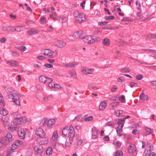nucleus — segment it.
I'll use <instances>...</instances> for the list:
<instances>
[{"label": "nucleus", "mask_w": 156, "mask_h": 156, "mask_svg": "<svg viewBox=\"0 0 156 156\" xmlns=\"http://www.w3.org/2000/svg\"><path fill=\"white\" fill-rule=\"evenodd\" d=\"M19 49L20 51L24 52L25 51L27 50V48L26 47L24 46H22L20 47L19 48Z\"/></svg>", "instance_id": "51"}, {"label": "nucleus", "mask_w": 156, "mask_h": 156, "mask_svg": "<svg viewBox=\"0 0 156 156\" xmlns=\"http://www.w3.org/2000/svg\"><path fill=\"white\" fill-rule=\"evenodd\" d=\"M107 106V103L105 100L101 102L99 106V109L101 111L104 110Z\"/></svg>", "instance_id": "23"}, {"label": "nucleus", "mask_w": 156, "mask_h": 156, "mask_svg": "<svg viewBox=\"0 0 156 156\" xmlns=\"http://www.w3.org/2000/svg\"><path fill=\"white\" fill-rule=\"evenodd\" d=\"M119 104V102L118 101L112 102L111 104V105L113 108H115Z\"/></svg>", "instance_id": "46"}, {"label": "nucleus", "mask_w": 156, "mask_h": 156, "mask_svg": "<svg viewBox=\"0 0 156 156\" xmlns=\"http://www.w3.org/2000/svg\"><path fill=\"white\" fill-rule=\"evenodd\" d=\"M6 63L9 66L13 67H17L19 66V63L15 60H8L6 62Z\"/></svg>", "instance_id": "18"}, {"label": "nucleus", "mask_w": 156, "mask_h": 156, "mask_svg": "<svg viewBox=\"0 0 156 156\" xmlns=\"http://www.w3.org/2000/svg\"><path fill=\"white\" fill-rule=\"evenodd\" d=\"M119 100L121 103H123L125 100V97L123 95H122L119 98Z\"/></svg>", "instance_id": "47"}, {"label": "nucleus", "mask_w": 156, "mask_h": 156, "mask_svg": "<svg viewBox=\"0 0 156 156\" xmlns=\"http://www.w3.org/2000/svg\"><path fill=\"white\" fill-rule=\"evenodd\" d=\"M143 76L140 74L137 75L136 76V80H141L143 78Z\"/></svg>", "instance_id": "49"}, {"label": "nucleus", "mask_w": 156, "mask_h": 156, "mask_svg": "<svg viewBox=\"0 0 156 156\" xmlns=\"http://www.w3.org/2000/svg\"><path fill=\"white\" fill-rule=\"evenodd\" d=\"M12 116L14 117H20L21 116V115L20 113L16 112L13 113Z\"/></svg>", "instance_id": "57"}, {"label": "nucleus", "mask_w": 156, "mask_h": 156, "mask_svg": "<svg viewBox=\"0 0 156 156\" xmlns=\"http://www.w3.org/2000/svg\"><path fill=\"white\" fill-rule=\"evenodd\" d=\"M58 138V135L57 131H55L53 132L52 137L50 139V142L52 146H55Z\"/></svg>", "instance_id": "7"}, {"label": "nucleus", "mask_w": 156, "mask_h": 156, "mask_svg": "<svg viewBox=\"0 0 156 156\" xmlns=\"http://www.w3.org/2000/svg\"><path fill=\"white\" fill-rule=\"evenodd\" d=\"M121 72L123 73H129L130 71V69L128 68H123L120 69Z\"/></svg>", "instance_id": "43"}, {"label": "nucleus", "mask_w": 156, "mask_h": 156, "mask_svg": "<svg viewBox=\"0 0 156 156\" xmlns=\"http://www.w3.org/2000/svg\"><path fill=\"white\" fill-rule=\"evenodd\" d=\"M136 147L134 145H130L128 147V151L129 153L133 154L136 151Z\"/></svg>", "instance_id": "21"}, {"label": "nucleus", "mask_w": 156, "mask_h": 156, "mask_svg": "<svg viewBox=\"0 0 156 156\" xmlns=\"http://www.w3.org/2000/svg\"><path fill=\"white\" fill-rule=\"evenodd\" d=\"M112 144L118 148H120L122 143L119 140H115L113 141Z\"/></svg>", "instance_id": "30"}, {"label": "nucleus", "mask_w": 156, "mask_h": 156, "mask_svg": "<svg viewBox=\"0 0 156 156\" xmlns=\"http://www.w3.org/2000/svg\"><path fill=\"white\" fill-rule=\"evenodd\" d=\"M52 14L53 15V20H55L56 18L57 17V15L54 12H52Z\"/></svg>", "instance_id": "61"}, {"label": "nucleus", "mask_w": 156, "mask_h": 156, "mask_svg": "<svg viewBox=\"0 0 156 156\" xmlns=\"http://www.w3.org/2000/svg\"><path fill=\"white\" fill-rule=\"evenodd\" d=\"M8 129L10 131L13 132L15 130L16 127L15 126H13L12 125H9L8 126Z\"/></svg>", "instance_id": "45"}, {"label": "nucleus", "mask_w": 156, "mask_h": 156, "mask_svg": "<svg viewBox=\"0 0 156 156\" xmlns=\"http://www.w3.org/2000/svg\"><path fill=\"white\" fill-rule=\"evenodd\" d=\"M94 71V69L89 68L85 67H82L81 70L82 74L86 75L93 74Z\"/></svg>", "instance_id": "8"}, {"label": "nucleus", "mask_w": 156, "mask_h": 156, "mask_svg": "<svg viewBox=\"0 0 156 156\" xmlns=\"http://www.w3.org/2000/svg\"><path fill=\"white\" fill-rule=\"evenodd\" d=\"M69 74L71 75V77H75L76 76L77 73L76 71L74 70H69Z\"/></svg>", "instance_id": "37"}, {"label": "nucleus", "mask_w": 156, "mask_h": 156, "mask_svg": "<svg viewBox=\"0 0 156 156\" xmlns=\"http://www.w3.org/2000/svg\"><path fill=\"white\" fill-rule=\"evenodd\" d=\"M140 132L139 130L135 129L133 130L132 133L133 134L136 135L139 134L140 133Z\"/></svg>", "instance_id": "55"}, {"label": "nucleus", "mask_w": 156, "mask_h": 156, "mask_svg": "<svg viewBox=\"0 0 156 156\" xmlns=\"http://www.w3.org/2000/svg\"><path fill=\"white\" fill-rule=\"evenodd\" d=\"M46 153L48 155H50L52 154L53 153L52 148L51 147H48L46 150Z\"/></svg>", "instance_id": "36"}, {"label": "nucleus", "mask_w": 156, "mask_h": 156, "mask_svg": "<svg viewBox=\"0 0 156 156\" xmlns=\"http://www.w3.org/2000/svg\"><path fill=\"white\" fill-rule=\"evenodd\" d=\"M2 30L5 32H13V27L6 25L2 27Z\"/></svg>", "instance_id": "20"}, {"label": "nucleus", "mask_w": 156, "mask_h": 156, "mask_svg": "<svg viewBox=\"0 0 156 156\" xmlns=\"http://www.w3.org/2000/svg\"><path fill=\"white\" fill-rule=\"evenodd\" d=\"M125 121V118H122L119 119L118 122V124L121 125V126L123 124V126H124V123Z\"/></svg>", "instance_id": "41"}, {"label": "nucleus", "mask_w": 156, "mask_h": 156, "mask_svg": "<svg viewBox=\"0 0 156 156\" xmlns=\"http://www.w3.org/2000/svg\"><path fill=\"white\" fill-rule=\"evenodd\" d=\"M11 52L13 56H17L18 55V54L16 51L13 50Z\"/></svg>", "instance_id": "60"}, {"label": "nucleus", "mask_w": 156, "mask_h": 156, "mask_svg": "<svg viewBox=\"0 0 156 156\" xmlns=\"http://www.w3.org/2000/svg\"><path fill=\"white\" fill-rule=\"evenodd\" d=\"M57 19L60 22L64 23L67 21V18L66 17H61L58 16L57 17Z\"/></svg>", "instance_id": "33"}, {"label": "nucleus", "mask_w": 156, "mask_h": 156, "mask_svg": "<svg viewBox=\"0 0 156 156\" xmlns=\"http://www.w3.org/2000/svg\"><path fill=\"white\" fill-rule=\"evenodd\" d=\"M102 44L104 46L108 47L110 45L111 42L109 39L106 38L103 40Z\"/></svg>", "instance_id": "27"}, {"label": "nucleus", "mask_w": 156, "mask_h": 156, "mask_svg": "<svg viewBox=\"0 0 156 156\" xmlns=\"http://www.w3.org/2000/svg\"><path fill=\"white\" fill-rule=\"evenodd\" d=\"M21 96L18 93H13L8 95V100L12 102L16 105L19 106L20 105V98Z\"/></svg>", "instance_id": "2"}, {"label": "nucleus", "mask_w": 156, "mask_h": 156, "mask_svg": "<svg viewBox=\"0 0 156 156\" xmlns=\"http://www.w3.org/2000/svg\"><path fill=\"white\" fill-rule=\"evenodd\" d=\"M118 89L117 86L115 85H113L111 88L112 92H114L116 91Z\"/></svg>", "instance_id": "52"}, {"label": "nucleus", "mask_w": 156, "mask_h": 156, "mask_svg": "<svg viewBox=\"0 0 156 156\" xmlns=\"http://www.w3.org/2000/svg\"><path fill=\"white\" fill-rule=\"evenodd\" d=\"M141 12L140 11L139 12H137L136 13V18L137 19H141L143 17V16L142 15H141Z\"/></svg>", "instance_id": "54"}, {"label": "nucleus", "mask_w": 156, "mask_h": 156, "mask_svg": "<svg viewBox=\"0 0 156 156\" xmlns=\"http://www.w3.org/2000/svg\"><path fill=\"white\" fill-rule=\"evenodd\" d=\"M37 58L39 60H43L45 59V57L42 56H39L37 57Z\"/></svg>", "instance_id": "58"}, {"label": "nucleus", "mask_w": 156, "mask_h": 156, "mask_svg": "<svg viewBox=\"0 0 156 156\" xmlns=\"http://www.w3.org/2000/svg\"><path fill=\"white\" fill-rule=\"evenodd\" d=\"M105 19L107 20H112L114 18V17L113 16H109L105 17Z\"/></svg>", "instance_id": "64"}, {"label": "nucleus", "mask_w": 156, "mask_h": 156, "mask_svg": "<svg viewBox=\"0 0 156 156\" xmlns=\"http://www.w3.org/2000/svg\"><path fill=\"white\" fill-rule=\"evenodd\" d=\"M24 30V27L23 26L20 25L16 27H13V32L15 31L21 32Z\"/></svg>", "instance_id": "25"}, {"label": "nucleus", "mask_w": 156, "mask_h": 156, "mask_svg": "<svg viewBox=\"0 0 156 156\" xmlns=\"http://www.w3.org/2000/svg\"><path fill=\"white\" fill-rule=\"evenodd\" d=\"M84 35V32L81 30L75 32L73 33V36L75 39H78L83 38Z\"/></svg>", "instance_id": "14"}, {"label": "nucleus", "mask_w": 156, "mask_h": 156, "mask_svg": "<svg viewBox=\"0 0 156 156\" xmlns=\"http://www.w3.org/2000/svg\"><path fill=\"white\" fill-rule=\"evenodd\" d=\"M1 114L3 116H6L8 113V112L6 109L5 108H2V110L0 111Z\"/></svg>", "instance_id": "38"}, {"label": "nucleus", "mask_w": 156, "mask_h": 156, "mask_svg": "<svg viewBox=\"0 0 156 156\" xmlns=\"http://www.w3.org/2000/svg\"><path fill=\"white\" fill-rule=\"evenodd\" d=\"M55 121L54 118H48L46 119L44 118L41 122L40 125L41 126H44L46 123L48 127H51L55 123Z\"/></svg>", "instance_id": "5"}, {"label": "nucleus", "mask_w": 156, "mask_h": 156, "mask_svg": "<svg viewBox=\"0 0 156 156\" xmlns=\"http://www.w3.org/2000/svg\"><path fill=\"white\" fill-rule=\"evenodd\" d=\"M129 86L131 87H134L136 85V83H135L134 82H131L129 83Z\"/></svg>", "instance_id": "63"}, {"label": "nucleus", "mask_w": 156, "mask_h": 156, "mask_svg": "<svg viewBox=\"0 0 156 156\" xmlns=\"http://www.w3.org/2000/svg\"><path fill=\"white\" fill-rule=\"evenodd\" d=\"M73 16L76 21L79 23L85 21L87 19V17L84 14L80 13L77 11H74Z\"/></svg>", "instance_id": "3"}, {"label": "nucleus", "mask_w": 156, "mask_h": 156, "mask_svg": "<svg viewBox=\"0 0 156 156\" xmlns=\"http://www.w3.org/2000/svg\"><path fill=\"white\" fill-rule=\"evenodd\" d=\"M82 40L85 43L90 44L94 41H100V39L99 38H98V40H96L95 39H92L91 36H87L85 37H83Z\"/></svg>", "instance_id": "11"}, {"label": "nucleus", "mask_w": 156, "mask_h": 156, "mask_svg": "<svg viewBox=\"0 0 156 156\" xmlns=\"http://www.w3.org/2000/svg\"><path fill=\"white\" fill-rule=\"evenodd\" d=\"M14 151L12 149L10 150L9 151H8L7 152V155L9 156L12 155V153Z\"/></svg>", "instance_id": "59"}, {"label": "nucleus", "mask_w": 156, "mask_h": 156, "mask_svg": "<svg viewBox=\"0 0 156 156\" xmlns=\"http://www.w3.org/2000/svg\"><path fill=\"white\" fill-rule=\"evenodd\" d=\"M42 54L45 56H48V57L52 58H54L53 54L54 51L49 49H45L42 51Z\"/></svg>", "instance_id": "12"}, {"label": "nucleus", "mask_w": 156, "mask_h": 156, "mask_svg": "<svg viewBox=\"0 0 156 156\" xmlns=\"http://www.w3.org/2000/svg\"><path fill=\"white\" fill-rule=\"evenodd\" d=\"M4 89L8 93H12L14 91V89L8 86H5L4 87Z\"/></svg>", "instance_id": "31"}, {"label": "nucleus", "mask_w": 156, "mask_h": 156, "mask_svg": "<svg viewBox=\"0 0 156 156\" xmlns=\"http://www.w3.org/2000/svg\"><path fill=\"white\" fill-rule=\"evenodd\" d=\"M52 81L51 83H50L48 87L51 89H55L57 90L61 89L62 88L61 85L55 83Z\"/></svg>", "instance_id": "16"}, {"label": "nucleus", "mask_w": 156, "mask_h": 156, "mask_svg": "<svg viewBox=\"0 0 156 156\" xmlns=\"http://www.w3.org/2000/svg\"><path fill=\"white\" fill-rule=\"evenodd\" d=\"M123 153L121 150H119L115 152L113 154V156H122Z\"/></svg>", "instance_id": "39"}, {"label": "nucleus", "mask_w": 156, "mask_h": 156, "mask_svg": "<svg viewBox=\"0 0 156 156\" xmlns=\"http://www.w3.org/2000/svg\"><path fill=\"white\" fill-rule=\"evenodd\" d=\"M47 20L46 18L45 17H41L40 20V22L42 24H44L46 23Z\"/></svg>", "instance_id": "48"}, {"label": "nucleus", "mask_w": 156, "mask_h": 156, "mask_svg": "<svg viewBox=\"0 0 156 156\" xmlns=\"http://www.w3.org/2000/svg\"><path fill=\"white\" fill-rule=\"evenodd\" d=\"M80 118L78 120H80L81 121H84L86 122L92 121L93 119V118Z\"/></svg>", "instance_id": "35"}, {"label": "nucleus", "mask_w": 156, "mask_h": 156, "mask_svg": "<svg viewBox=\"0 0 156 156\" xmlns=\"http://www.w3.org/2000/svg\"><path fill=\"white\" fill-rule=\"evenodd\" d=\"M28 132L27 129L24 128H20L19 129L18 131V136L21 139H24L25 137L26 133Z\"/></svg>", "instance_id": "10"}, {"label": "nucleus", "mask_w": 156, "mask_h": 156, "mask_svg": "<svg viewBox=\"0 0 156 156\" xmlns=\"http://www.w3.org/2000/svg\"><path fill=\"white\" fill-rule=\"evenodd\" d=\"M78 63L76 62L69 63L65 64L64 66L67 68H69L78 65Z\"/></svg>", "instance_id": "29"}, {"label": "nucleus", "mask_w": 156, "mask_h": 156, "mask_svg": "<svg viewBox=\"0 0 156 156\" xmlns=\"http://www.w3.org/2000/svg\"><path fill=\"white\" fill-rule=\"evenodd\" d=\"M39 79L41 83H46L48 87L50 83H51L52 81H53V80L52 79L46 77L43 75L40 76Z\"/></svg>", "instance_id": "6"}, {"label": "nucleus", "mask_w": 156, "mask_h": 156, "mask_svg": "<svg viewBox=\"0 0 156 156\" xmlns=\"http://www.w3.org/2000/svg\"><path fill=\"white\" fill-rule=\"evenodd\" d=\"M145 130L146 132L148 134H150L153 131V129L147 127H145Z\"/></svg>", "instance_id": "44"}, {"label": "nucleus", "mask_w": 156, "mask_h": 156, "mask_svg": "<svg viewBox=\"0 0 156 156\" xmlns=\"http://www.w3.org/2000/svg\"><path fill=\"white\" fill-rule=\"evenodd\" d=\"M82 142L83 141L81 140V137L80 136H78L77 140V142L75 144V147L76 148H78L81 144Z\"/></svg>", "instance_id": "26"}, {"label": "nucleus", "mask_w": 156, "mask_h": 156, "mask_svg": "<svg viewBox=\"0 0 156 156\" xmlns=\"http://www.w3.org/2000/svg\"><path fill=\"white\" fill-rule=\"evenodd\" d=\"M123 112L122 111L119 110L116 111L114 112V115L117 117L123 116L122 115Z\"/></svg>", "instance_id": "34"}, {"label": "nucleus", "mask_w": 156, "mask_h": 156, "mask_svg": "<svg viewBox=\"0 0 156 156\" xmlns=\"http://www.w3.org/2000/svg\"><path fill=\"white\" fill-rule=\"evenodd\" d=\"M74 138H67L66 139L65 146L63 147L65 148L69 147L71 146L73 143Z\"/></svg>", "instance_id": "15"}, {"label": "nucleus", "mask_w": 156, "mask_h": 156, "mask_svg": "<svg viewBox=\"0 0 156 156\" xmlns=\"http://www.w3.org/2000/svg\"><path fill=\"white\" fill-rule=\"evenodd\" d=\"M31 120L29 118H14L12 121L13 123L16 125L27 123Z\"/></svg>", "instance_id": "4"}, {"label": "nucleus", "mask_w": 156, "mask_h": 156, "mask_svg": "<svg viewBox=\"0 0 156 156\" xmlns=\"http://www.w3.org/2000/svg\"><path fill=\"white\" fill-rule=\"evenodd\" d=\"M92 132L94 133L98 134L99 133V131L97 130L95 127H93L92 129Z\"/></svg>", "instance_id": "50"}, {"label": "nucleus", "mask_w": 156, "mask_h": 156, "mask_svg": "<svg viewBox=\"0 0 156 156\" xmlns=\"http://www.w3.org/2000/svg\"><path fill=\"white\" fill-rule=\"evenodd\" d=\"M36 134L40 137L45 136V133L44 130L41 128H39L36 129Z\"/></svg>", "instance_id": "17"}, {"label": "nucleus", "mask_w": 156, "mask_h": 156, "mask_svg": "<svg viewBox=\"0 0 156 156\" xmlns=\"http://www.w3.org/2000/svg\"><path fill=\"white\" fill-rule=\"evenodd\" d=\"M140 100L143 101H147L149 100L148 96L147 95L144 94L143 92L140 95Z\"/></svg>", "instance_id": "28"}, {"label": "nucleus", "mask_w": 156, "mask_h": 156, "mask_svg": "<svg viewBox=\"0 0 156 156\" xmlns=\"http://www.w3.org/2000/svg\"><path fill=\"white\" fill-rule=\"evenodd\" d=\"M106 125L107 126H113L115 125V123L109 121L107 122L106 124Z\"/></svg>", "instance_id": "53"}, {"label": "nucleus", "mask_w": 156, "mask_h": 156, "mask_svg": "<svg viewBox=\"0 0 156 156\" xmlns=\"http://www.w3.org/2000/svg\"><path fill=\"white\" fill-rule=\"evenodd\" d=\"M125 81V79L122 77H120L117 79V81L119 82H124Z\"/></svg>", "instance_id": "62"}, {"label": "nucleus", "mask_w": 156, "mask_h": 156, "mask_svg": "<svg viewBox=\"0 0 156 156\" xmlns=\"http://www.w3.org/2000/svg\"><path fill=\"white\" fill-rule=\"evenodd\" d=\"M29 35H33L35 34L38 33L37 30L36 29H31L28 31Z\"/></svg>", "instance_id": "32"}, {"label": "nucleus", "mask_w": 156, "mask_h": 156, "mask_svg": "<svg viewBox=\"0 0 156 156\" xmlns=\"http://www.w3.org/2000/svg\"><path fill=\"white\" fill-rule=\"evenodd\" d=\"M0 103L1 105L3 106H4L5 105V103L4 99H3V98L1 94V93H0Z\"/></svg>", "instance_id": "42"}, {"label": "nucleus", "mask_w": 156, "mask_h": 156, "mask_svg": "<svg viewBox=\"0 0 156 156\" xmlns=\"http://www.w3.org/2000/svg\"><path fill=\"white\" fill-rule=\"evenodd\" d=\"M44 67L48 68H52L53 67V65L50 64H44Z\"/></svg>", "instance_id": "56"}, {"label": "nucleus", "mask_w": 156, "mask_h": 156, "mask_svg": "<svg viewBox=\"0 0 156 156\" xmlns=\"http://www.w3.org/2000/svg\"><path fill=\"white\" fill-rule=\"evenodd\" d=\"M23 144L21 140H18L15 142L13 144L12 147V149L13 150L16 149L17 147L20 145Z\"/></svg>", "instance_id": "24"}, {"label": "nucleus", "mask_w": 156, "mask_h": 156, "mask_svg": "<svg viewBox=\"0 0 156 156\" xmlns=\"http://www.w3.org/2000/svg\"><path fill=\"white\" fill-rule=\"evenodd\" d=\"M12 136L11 134L9 133H8L6 136V140L8 142L12 140Z\"/></svg>", "instance_id": "40"}, {"label": "nucleus", "mask_w": 156, "mask_h": 156, "mask_svg": "<svg viewBox=\"0 0 156 156\" xmlns=\"http://www.w3.org/2000/svg\"><path fill=\"white\" fill-rule=\"evenodd\" d=\"M62 133L67 138H74L75 136L74 130L72 126L65 127L63 129Z\"/></svg>", "instance_id": "1"}, {"label": "nucleus", "mask_w": 156, "mask_h": 156, "mask_svg": "<svg viewBox=\"0 0 156 156\" xmlns=\"http://www.w3.org/2000/svg\"><path fill=\"white\" fill-rule=\"evenodd\" d=\"M34 149L38 154H41L44 151V148L42 146L38 143L34 144Z\"/></svg>", "instance_id": "9"}, {"label": "nucleus", "mask_w": 156, "mask_h": 156, "mask_svg": "<svg viewBox=\"0 0 156 156\" xmlns=\"http://www.w3.org/2000/svg\"><path fill=\"white\" fill-rule=\"evenodd\" d=\"M123 125L122 124V125H121V126H118L116 128V132L119 136H121L122 135V134H121L120 133L123 131Z\"/></svg>", "instance_id": "22"}, {"label": "nucleus", "mask_w": 156, "mask_h": 156, "mask_svg": "<svg viewBox=\"0 0 156 156\" xmlns=\"http://www.w3.org/2000/svg\"><path fill=\"white\" fill-rule=\"evenodd\" d=\"M66 42L62 40H58L54 42V45L57 48H62L66 45Z\"/></svg>", "instance_id": "13"}, {"label": "nucleus", "mask_w": 156, "mask_h": 156, "mask_svg": "<svg viewBox=\"0 0 156 156\" xmlns=\"http://www.w3.org/2000/svg\"><path fill=\"white\" fill-rule=\"evenodd\" d=\"M39 140L40 144L46 145L48 143L49 140L45 136H44L40 137Z\"/></svg>", "instance_id": "19"}]
</instances>
